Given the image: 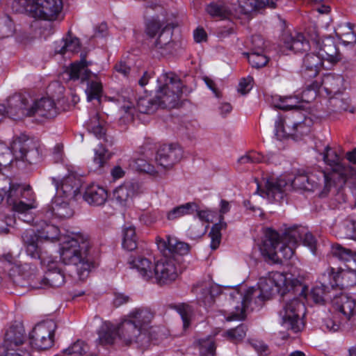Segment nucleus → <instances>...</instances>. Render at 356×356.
I'll use <instances>...</instances> for the list:
<instances>
[{"instance_id":"nucleus-47","label":"nucleus","mask_w":356,"mask_h":356,"mask_svg":"<svg viewBox=\"0 0 356 356\" xmlns=\"http://www.w3.org/2000/svg\"><path fill=\"white\" fill-rule=\"evenodd\" d=\"M159 106L156 97L154 98L148 96L141 97L137 101V109L141 113L152 114Z\"/></svg>"},{"instance_id":"nucleus-10","label":"nucleus","mask_w":356,"mask_h":356,"mask_svg":"<svg viewBox=\"0 0 356 356\" xmlns=\"http://www.w3.org/2000/svg\"><path fill=\"white\" fill-rule=\"evenodd\" d=\"M324 162L330 166L332 171L327 173L328 179L339 191L345 185L351 168L343 163V157L330 146H326L323 153Z\"/></svg>"},{"instance_id":"nucleus-19","label":"nucleus","mask_w":356,"mask_h":356,"mask_svg":"<svg viewBox=\"0 0 356 356\" xmlns=\"http://www.w3.org/2000/svg\"><path fill=\"white\" fill-rule=\"evenodd\" d=\"M118 336L126 343L132 342L143 343L152 340V337L147 336L145 332L139 329L127 317L122 321L118 326H116Z\"/></svg>"},{"instance_id":"nucleus-17","label":"nucleus","mask_w":356,"mask_h":356,"mask_svg":"<svg viewBox=\"0 0 356 356\" xmlns=\"http://www.w3.org/2000/svg\"><path fill=\"white\" fill-rule=\"evenodd\" d=\"M156 244L163 257L177 262L179 257L187 254L190 250V245L188 243L171 236H167L166 239L156 238Z\"/></svg>"},{"instance_id":"nucleus-2","label":"nucleus","mask_w":356,"mask_h":356,"mask_svg":"<svg viewBox=\"0 0 356 356\" xmlns=\"http://www.w3.org/2000/svg\"><path fill=\"white\" fill-rule=\"evenodd\" d=\"M286 276L278 272H272L267 277H261L258 288L250 287L244 293L235 289L230 293L229 304L233 311L228 321L243 320L247 309L253 310L261 307L265 300L277 293H284L288 289Z\"/></svg>"},{"instance_id":"nucleus-41","label":"nucleus","mask_w":356,"mask_h":356,"mask_svg":"<svg viewBox=\"0 0 356 356\" xmlns=\"http://www.w3.org/2000/svg\"><path fill=\"white\" fill-rule=\"evenodd\" d=\"M195 209H197V204L195 202H187L168 211L166 218L168 220L174 221L183 216L192 214Z\"/></svg>"},{"instance_id":"nucleus-40","label":"nucleus","mask_w":356,"mask_h":356,"mask_svg":"<svg viewBox=\"0 0 356 356\" xmlns=\"http://www.w3.org/2000/svg\"><path fill=\"white\" fill-rule=\"evenodd\" d=\"M206 12L212 17L227 18L231 15V10L222 1H213L205 8Z\"/></svg>"},{"instance_id":"nucleus-62","label":"nucleus","mask_w":356,"mask_h":356,"mask_svg":"<svg viewBox=\"0 0 356 356\" xmlns=\"http://www.w3.org/2000/svg\"><path fill=\"white\" fill-rule=\"evenodd\" d=\"M200 356H214L216 346L212 339H201L199 341Z\"/></svg>"},{"instance_id":"nucleus-39","label":"nucleus","mask_w":356,"mask_h":356,"mask_svg":"<svg viewBox=\"0 0 356 356\" xmlns=\"http://www.w3.org/2000/svg\"><path fill=\"white\" fill-rule=\"evenodd\" d=\"M29 231L33 232L35 236L37 237V243L38 246H40L42 250H45L44 248L40 244V239L44 238L45 240L54 241L55 240L58 239V236L60 234V229L57 226L51 224H46L39 231V234H36L33 229L26 230L23 234Z\"/></svg>"},{"instance_id":"nucleus-50","label":"nucleus","mask_w":356,"mask_h":356,"mask_svg":"<svg viewBox=\"0 0 356 356\" xmlns=\"http://www.w3.org/2000/svg\"><path fill=\"white\" fill-rule=\"evenodd\" d=\"M170 307L176 310L180 315L183 321L184 328L186 329L188 327L193 317V309L192 306L187 303H179L172 305Z\"/></svg>"},{"instance_id":"nucleus-35","label":"nucleus","mask_w":356,"mask_h":356,"mask_svg":"<svg viewBox=\"0 0 356 356\" xmlns=\"http://www.w3.org/2000/svg\"><path fill=\"white\" fill-rule=\"evenodd\" d=\"M83 198L90 205L102 206L106 202L108 193L104 188L92 184L86 189Z\"/></svg>"},{"instance_id":"nucleus-8","label":"nucleus","mask_w":356,"mask_h":356,"mask_svg":"<svg viewBox=\"0 0 356 356\" xmlns=\"http://www.w3.org/2000/svg\"><path fill=\"white\" fill-rule=\"evenodd\" d=\"M164 84L157 91L156 98L163 108L176 107L183 93L184 85L181 79L173 72L163 74Z\"/></svg>"},{"instance_id":"nucleus-60","label":"nucleus","mask_w":356,"mask_h":356,"mask_svg":"<svg viewBox=\"0 0 356 356\" xmlns=\"http://www.w3.org/2000/svg\"><path fill=\"white\" fill-rule=\"evenodd\" d=\"M10 212H12L10 211ZM15 217L11 213H8L3 211H0V234H6L9 232L8 227H12L15 223Z\"/></svg>"},{"instance_id":"nucleus-20","label":"nucleus","mask_w":356,"mask_h":356,"mask_svg":"<svg viewBox=\"0 0 356 356\" xmlns=\"http://www.w3.org/2000/svg\"><path fill=\"white\" fill-rule=\"evenodd\" d=\"M183 152L178 145H164L158 149L155 158L158 167L168 170L180 161Z\"/></svg>"},{"instance_id":"nucleus-24","label":"nucleus","mask_w":356,"mask_h":356,"mask_svg":"<svg viewBox=\"0 0 356 356\" xmlns=\"http://www.w3.org/2000/svg\"><path fill=\"white\" fill-rule=\"evenodd\" d=\"M140 184L137 181H127L115 188L113 200L122 207H129L133 197L140 192Z\"/></svg>"},{"instance_id":"nucleus-5","label":"nucleus","mask_w":356,"mask_h":356,"mask_svg":"<svg viewBox=\"0 0 356 356\" xmlns=\"http://www.w3.org/2000/svg\"><path fill=\"white\" fill-rule=\"evenodd\" d=\"M174 28L172 23H167L158 18L148 19L145 23V33L149 49L163 54L172 41Z\"/></svg>"},{"instance_id":"nucleus-46","label":"nucleus","mask_w":356,"mask_h":356,"mask_svg":"<svg viewBox=\"0 0 356 356\" xmlns=\"http://www.w3.org/2000/svg\"><path fill=\"white\" fill-rule=\"evenodd\" d=\"M3 259L8 264L11 265L12 267L10 269V276L12 278L13 284L16 286H19L15 282V278L17 276L24 277V280H27V276H24V272L22 270V266L25 264H29V263L19 264L18 261L10 253L3 255Z\"/></svg>"},{"instance_id":"nucleus-4","label":"nucleus","mask_w":356,"mask_h":356,"mask_svg":"<svg viewBox=\"0 0 356 356\" xmlns=\"http://www.w3.org/2000/svg\"><path fill=\"white\" fill-rule=\"evenodd\" d=\"M332 254L345 262V268L339 267L336 270L330 267L326 270L330 287L348 288L356 284V253L336 243L332 246Z\"/></svg>"},{"instance_id":"nucleus-53","label":"nucleus","mask_w":356,"mask_h":356,"mask_svg":"<svg viewBox=\"0 0 356 356\" xmlns=\"http://www.w3.org/2000/svg\"><path fill=\"white\" fill-rule=\"evenodd\" d=\"M87 128L97 138L104 139V140L107 141L105 129L102 125V122L99 121L97 114L90 120L88 122Z\"/></svg>"},{"instance_id":"nucleus-48","label":"nucleus","mask_w":356,"mask_h":356,"mask_svg":"<svg viewBox=\"0 0 356 356\" xmlns=\"http://www.w3.org/2000/svg\"><path fill=\"white\" fill-rule=\"evenodd\" d=\"M207 293V296H200L199 301L202 302L205 307H211L214 302V298L221 293L220 288L209 282L204 284L203 293Z\"/></svg>"},{"instance_id":"nucleus-57","label":"nucleus","mask_w":356,"mask_h":356,"mask_svg":"<svg viewBox=\"0 0 356 356\" xmlns=\"http://www.w3.org/2000/svg\"><path fill=\"white\" fill-rule=\"evenodd\" d=\"M130 165L137 171L144 172L149 175H155L158 173L155 167L143 159L132 160Z\"/></svg>"},{"instance_id":"nucleus-26","label":"nucleus","mask_w":356,"mask_h":356,"mask_svg":"<svg viewBox=\"0 0 356 356\" xmlns=\"http://www.w3.org/2000/svg\"><path fill=\"white\" fill-rule=\"evenodd\" d=\"M277 0H236L233 2V8L236 15H248L252 12L268 6L270 8L276 7Z\"/></svg>"},{"instance_id":"nucleus-22","label":"nucleus","mask_w":356,"mask_h":356,"mask_svg":"<svg viewBox=\"0 0 356 356\" xmlns=\"http://www.w3.org/2000/svg\"><path fill=\"white\" fill-rule=\"evenodd\" d=\"M31 102L32 99L24 95H13L8 99L7 115L15 120L30 116Z\"/></svg>"},{"instance_id":"nucleus-51","label":"nucleus","mask_w":356,"mask_h":356,"mask_svg":"<svg viewBox=\"0 0 356 356\" xmlns=\"http://www.w3.org/2000/svg\"><path fill=\"white\" fill-rule=\"evenodd\" d=\"M112 156V154L108 150L100 145L95 149V156L93 158V164L95 170H101L108 162Z\"/></svg>"},{"instance_id":"nucleus-32","label":"nucleus","mask_w":356,"mask_h":356,"mask_svg":"<svg viewBox=\"0 0 356 356\" xmlns=\"http://www.w3.org/2000/svg\"><path fill=\"white\" fill-rule=\"evenodd\" d=\"M323 59L319 54H308L303 59L302 74L305 78H314L323 67Z\"/></svg>"},{"instance_id":"nucleus-14","label":"nucleus","mask_w":356,"mask_h":356,"mask_svg":"<svg viewBox=\"0 0 356 356\" xmlns=\"http://www.w3.org/2000/svg\"><path fill=\"white\" fill-rule=\"evenodd\" d=\"M345 79L341 74L327 73L323 75L321 85L317 81H314L307 86V90L303 92V96L307 92L313 91L314 95H316V90L321 86L327 95L330 97L334 95H340L341 92L346 91V86L344 85Z\"/></svg>"},{"instance_id":"nucleus-42","label":"nucleus","mask_w":356,"mask_h":356,"mask_svg":"<svg viewBox=\"0 0 356 356\" xmlns=\"http://www.w3.org/2000/svg\"><path fill=\"white\" fill-rule=\"evenodd\" d=\"M81 47L79 40L77 38H67L56 42L55 51L57 54H64L67 52L76 53Z\"/></svg>"},{"instance_id":"nucleus-30","label":"nucleus","mask_w":356,"mask_h":356,"mask_svg":"<svg viewBox=\"0 0 356 356\" xmlns=\"http://www.w3.org/2000/svg\"><path fill=\"white\" fill-rule=\"evenodd\" d=\"M333 301L337 309L348 321H355L356 302L353 298L347 294L341 293L334 296Z\"/></svg>"},{"instance_id":"nucleus-23","label":"nucleus","mask_w":356,"mask_h":356,"mask_svg":"<svg viewBox=\"0 0 356 356\" xmlns=\"http://www.w3.org/2000/svg\"><path fill=\"white\" fill-rule=\"evenodd\" d=\"M312 43L318 49V54L324 60L336 63L339 60L338 49L331 38L321 39L317 33L310 35Z\"/></svg>"},{"instance_id":"nucleus-43","label":"nucleus","mask_w":356,"mask_h":356,"mask_svg":"<svg viewBox=\"0 0 356 356\" xmlns=\"http://www.w3.org/2000/svg\"><path fill=\"white\" fill-rule=\"evenodd\" d=\"M92 76L95 78L94 79L91 77L85 81L87 83L85 92L87 95V99L89 102L92 99H99L102 92V85L98 80L97 76L94 74Z\"/></svg>"},{"instance_id":"nucleus-33","label":"nucleus","mask_w":356,"mask_h":356,"mask_svg":"<svg viewBox=\"0 0 356 356\" xmlns=\"http://www.w3.org/2000/svg\"><path fill=\"white\" fill-rule=\"evenodd\" d=\"M129 264L131 268L138 271L143 280H153L154 264L149 259L143 256L131 257L129 259Z\"/></svg>"},{"instance_id":"nucleus-54","label":"nucleus","mask_w":356,"mask_h":356,"mask_svg":"<svg viewBox=\"0 0 356 356\" xmlns=\"http://www.w3.org/2000/svg\"><path fill=\"white\" fill-rule=\"evenodd\" d=\"M117 101L119 103H123V104L120 106V111L124 113L122 118H124L127 122L132 121L134 119L135 108L133 106V104L129 101V97L122 95H118Z\"/></svg>"},{"instance_id":"nucleus-61","label":"nucleus","mask_w":356,"mask_h":356,"mask_svg":"<svg viewBox=\"0 0 356 356\" xmlns=\"http://www.w3.org/2000/svg\"><path fill=\"white\" fill-rule=\"evenodd\" d=\"M341 323L339 321L338 314H328L323 318V327L330 332H337L340 329Z\"/></svg>"},{"instance_id":"nucleus-49","label":"nucleus","mask_w":356,"mask_h":356,"mask_svg":"<svg viewBox=\"0 0 356 356\" xmlns=\"http://www.w3.org/2000/svg\"><path fill=\"white\" fill-rule=\"evenodd\" d=\"M138 237L135 227H124L122 229V247L129 250H134L137 248Z\"/></svg>"},{"instance_id":"nucleus-25","label":"nucleus","mask_w":356,"mask_h":356,"mask_svg":"<svg viewBox=\"0 0 356 356\" xmlns=\"http://www.w3.org/2000/svg\"><path fill=\"white\" fill-rule=\"evenodd\" d=\"M56 188V196L66 199H73L79 193L81 181L74 175H69L64 177L60 184H55Z\"/></svg>"},{"instance_id":"nucleus-63","label":"nucleus","mask_w":356,"mask_h":356,"mask_svg":"<svg viewBox=\"0 0 356 356\" xmlns=\"http://www.w3.org/2000/svg\"><path fill=\"white\" fill-rule=\"evenodd\" d=\"M247 326L241 324L236 328L228 330L226 332L227 337L233 341H238L242 340L246 335Z\"/></svg>"},{"instance_id":"nucleus-6","label":"nucleus","mask_w":356,"mask_h":356,"mask_svg":"<svg viewBox=\"0 0 356 356\" xmlns=\"http://www.w3.org/2000/svg\"><path fill=\"white\" fill-rule=\"evenodd\" d=\"M12 152L16 161H21L28 165L39 163L42 159V149L38 139L31 138L22 134L13 141Z\"/></svg>"},{"instance_id":"nucleus-59","label":"nucleus","mask_w":356,"mask_h":356,"mask_svg":"<svg viewBox=\"0 0 356 356\" xmlns=\"http://www.w3.org/2000/svg\"><path fill=\"white\" fill-rule=\"evenodd\" d=\"M346 26L348 28L347 32L342 33L336 32V34L343 44L353 46L356 44V34L354 33L350 23H346Z\"/></svg>"},{"instance_id":"nucleus-45","label":"nucleus","mask_w":356,"mask_h":356,"mask_svg":"<svg viewBox=\"0 0 356 356\" xmlns=\"http://www.w3.org/2000/svg\"><path fill=\"white\" fill-rule=\"evenodd\" d=\"M338 232L341 237L356 241V220L351 217L344 219L339 226Z\"/></svg>"},{"instance_id":"nucleus-52","label":"nucleus","mask_w":356,"mask_h":356,"mask_svg":"<svg viewBox=\"0 0 356 356\" xmlns=\"http://www.w3.org/2000/svg\"><path fill=\"white\" fill-rule=\"evenodd\" d=\"M227 228V223L224 221V217H221L219 220V222L216 223L211 227L209 232V236L211 238V248L213 250H216L218 248L221 241V230Z\"/></svg>"},{"instance_id":"nucleus-13","label":"nucleus","mask_w":356,"mask_h":356,"mask_svg":"<svg viewBox=\"0 0 356 356\" xmlns=\"http://www.w3.org/2000/svg\"><path fill=\"white\" fill-rule=\"evenodd\" d=\"M264 186L257 183V193L270 202H280L285 196V188L289 186L287 181L282 177L273 176L263 178Z\"/></svg>"},{"instance_id":"nucleus-7","label":"nucleus","mask_w":356,"mask_h":356,"mask_svg":"<svg viewBox=\"0 0 356 356\" xmlns=\"http://www.w3.org/2000/svg\"><path fill=\"white\" fill-rule=\"evenodd\" d=\"M291 186L296 190L307 191L319 190L321 197H326L332 187L334 186L328 179L327 172L321 170L298 174L291 181Z\"/></svg>"},{"instance_id":"nucleus-64","label":"nucleus","mask_w":356,"mask_h":356,"mask_svg":"<svg viewBox=\"0 0 356 356\" xmlns=\"http://www.w3.org/2000/svg\"><path fill=\"white\" fill-rule=\"evenodd\" d=\"M22 192L23 188L19 184H13L6 194L8 204H11V203H15V201H19Z\"/></svg>"},{"instance_id":"nucleus-55","label":"nucleus","mask_w":356,"mask_h":356,"mask_svg":"<svg viewBox=\"0 0 356 356\" xmlns=\"http://www.w3.org/2000/svg\"><path fill=\"white\" fill-rule=\"evenodd\" d=\"M89 350L88 345L83 340L78 339L72 343L63 353L67 355L81 356Z\"/></svg>"},{"instance_id":"nucleus-56","label":"nucleus","mask_w":356,"mask_h":356,"mask_svg":"<svg viewBox=\"0 0 356 356\" xmlns=\"http://www.w3.org/2000/svg\"><path fill=\"white\" fill-rule=\"evenodd\" d=\"M300 103V100L297 96L280 97L279 102L275 104V107L282 110L299 108Z\"/></svg>"},{"instance_id":"nucleus-3","label":"nucleus","mask_w":356,"mask_h":356,"mask_svg":"<svg viewBox=\"0 0 356 356\" xmlns=\"http://www.w3.org/2000/svg\"><path fill=\"white\" fill-rule=\"evenodd\" d=\"M91 248L88 236L83 232L72 233L60 248V261L65 265L75 266L80 280L88 277L93 266L90 256Z\"/></svg>"},{"instance_id":"nucleus-18","label":"nucleus","mask_w":356,"mask_h":356,"mask_svg":"<svg viewBox=\"0 0 356 356\" xmlns=\"http://www.w3.org/2000/svg\"><path fill=\"white\" fill-rule=\"evenodd\" d=\"M177 277V261L163 257L154 264L152 281L158 284H169Z\"/></svg>"},{"instance_id":"nucleus-16","label":"nucleus","mask_w":356,"mask_h":356,"mask_svg":"<svg viewBox=\"0 0 356 356\" xmlns=\"http://www.w3.org/2000/svg\"><path fill=\"white\" fill-rule=\"evenodd\" d=\"M266 236L268 239L266 245L271 248L270 252H270L272 259H290L293 257L296 245L283 239L280 240V234L271 229H268Z\"/></svg>"},{"instance_id":"nucleus-28","label":"nucleus","mask_w":356,"mask_h":356,"mask_svg":"<svg viewBox=\"0 0 356 356\" xmlns=\"http://www.w3.org/2000/svg\"><path fill=\"white\" fill-rule=\"evenodd\" d=\"M91 64L92 62L87 61L85 56H81L80 61L72 63L65 72L69 76V79L83 83L94 75L88 69Z\"/></svg>"},{"instance_id":"nucleus-44","label":"nucleus","mask_w":356,"mask_h":356,"mask_svg":"<svg viewBox=\"0 0 356 356\" xmlns=\"http://www.w3.org/2000/svg\"><path fill=\"white\" fill-rule=\"evenodd\" d=\"M306 233V227L302 226H296L288 228L285 230L282 239L287 241V243L298 245L302 239L303 234Z\"/></svg>"},{"instance_id":"nucleus-27","label":"nucleus","mask_w":356,"mask_h":356,"mask_svg":"<svg viewBox=\"0 0 356 356\" xmlns=\"http://www.w3.org/2000/svg\"><path fill=\"white\" fill-rule=\"evenodd\" d=\"M58 108L51 98L42 97L31 102L30 116L38 115L47 118H52L57 115Z\"/></svg>"},{"instance_id":"nucleus-12","label":"nucleus","mask_w":356,"mask_h":356,"mask_svg":"<svg viewBox=\"0 0 356 356\" xmlns=\"http://www.w3.org/2000/svg\"><path fill=\"white\" fill-rule=\"evenodd\" d=\"M57 325L52 320H47L35 325L29 334L31 346L37 350H47L54 344Z\"/></svg>"},{"instance_id":"nucleus-58","label":"nucleus","mask_w":356,"mask_h":356,"mask_svg":"<svg viewBox=\"0 0 356 356\" xmlns=\"http://www.w3.org/2000/svg\"><path fill=\"white\" fill-rule=\"evenodd\" d=\"M249 63L254 68H261L264 67L268 62V58L263 52L252 51L245 54Z\"/></svg>"},{"instance_id":"nucleus-38","label":"nucleus","mask_w":356,"mask_h":356,"mask_svg":"<svg viewBox=\"0 0 356 356\" xmlns=\"http://www.w3.org/2000/svg\"><path fill=\"white\" fill-rule=\"evenodd\" d=\"M118 336L116 326L111 322H104L98 330V343L101 345H111Z\"/></svg>"},{"instance_id":"nucleus-36","label":"nucleus","mask_w":356,"mask_h":356,"mask_svg":"<svg viewBox=\"0 0 356 356\" xmlns=\"http://www.w3.org/2000/svg\"><path fill=\"white\" fill-rule=\"evenodd\" d=\"M321 280L323 282L320 285L314 286L309 296L315 303L323 305L327 300H330L332 298L329 295L330 285L328 284L327 275L325 272L323 273Z\"/></svg>"},{"instance_id":"nucleus-31","label":"nucleus","mask_w":356,"mask_h":356,"mask_svg":"<svg viewBox=\"0 0 356 356\" xmlns=\"http://www.w3.org/2000/svg\"><path fill=\"white\" fill-rule=\"evenodd\" d=\"M24 329L22 325L11 326L5 334L3 346L8 350H15L25 341Z\"/></svg>"},{"instance_id":"nucleus-9","label":"nucleus","mask_w":356,"mask_h":356,"mask_svg":"<svg viewBox=\"0 0 356 356\" xmlns=\"http://www.w3.org/2000/svg\"><path fill=\"white\" fill-rule=\"evenodd\" d=\"M18 1L32 17L47 21L56 20L63 8L62 0H18Z\"/></svg>"},{"instance_id":"nucleus-21","label":"nucleus","mask_w":356,"mask_h":356,"mask_svg":"<svg viewBox=\"0 0 356 356\" xmlns=\"http://www.w3.org/2000/svg\"><path fill=\"white\" fill-rule=\"evenodd\" d=\"M127 317L136 324L139 329L142 330L145 334L152 337L153 336L154 327L151 325L152 321L154 317V312L147 307H138L131 310Z\"/></svg>"},{"instance_id":"nucleus-1","label":"nucleus","mask_w":356,"mask_h":356,"mask_svg":"<svg viewBox=\"0 0 356 356\" xmlns=\"http://www.w3.org/2000/svg\"><path fill=\"white\" fill-rule=\"evenodd\" d=\"M26 252L31 258L38 259L40 264L47 266V271L44 275L40 274L36 266L25 264L22 266L24 277L17 276L15 282L21 288L27 290L40 289L46 288H59L64 285L66 281L65 272L55 262L47 250H42L37 243V237L33 232L29 231L22 236Z\"/></svg>"},{"instance_id":"nucleus-15","label":"nucleus","mask_w":356,"mask_h":356,"mask_svg":"<svg viewBox=\"0 0 356 356\" xmlns=\"http://www.w3.org/2000/svg\"><path fill=\"white\" fill-rule=\"evenodd\" d=\"M309 131L304 121L297 122L292 118L279 116L275 122V135L278 140L303 135Z\"/></svg>"},{"instance_id":"nucleus-34","label":"nucleus","mask_w":356,"mask_h":356,"mask_svg":"<svg viewBox=\"0 0 356 356\" xmlns=\"http://www.w3.org/2000/svg\"><path fill=\"white\" fill-rule=\"evenodd\" d=\"M328 104L329 108L332 112L348 111L350 113H354L355 111V108L351 105L350 97L345 92L330 97Z\"/></svg>"},{"instance_id":"nucleus-29","label":"nucleus","mask_w":356,"mask_h":356,"mask_svg":"<svg viewBox=\"0 0 356 356\" xmlns=\"http://www.w3.org/2000/svg\"><path fill=\"white\" fill-rule=\"evenodd\" d=\"M284 47L294 53H302L309 49L310 44L301 33H285L282 35Z\"/></svg>"},{"instance_id":"nucleus-37","label":"nucleus","mask_w":356,"mask_h":356,"mask_svg":"<svg viewBox=\"0 0 356 356\" xmlns=\"http://www.w3.org/2000/svg\"><path fill=\"white\" fill-rule=\"evenodd\" d=\"M63 197L56 196L51 204V213L58 218H70L73 215V210L69 205V200Z\"/></svg>"},{"instance_id":"nucleus-11","label":"nucleus","mask_w":356,"mask_h":356,"mask_svg":"<svg viewBox=\"0 0 356 356\" xmlns=\"http://www.w3.org/2000/svg\"><path fill=\"white\" fill-rule=\"evenodd\" d=\"M305 313V307L298 298H294L286 301L282 309L279 311V316L282 325L286 330L293 333H298L302 330L304 324L301 316Z\"/></svg>"}]
</instances>
